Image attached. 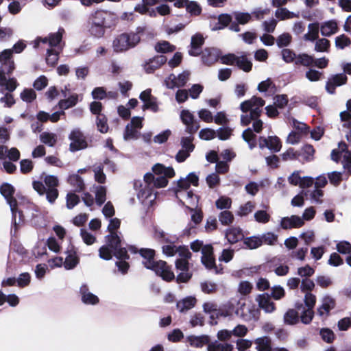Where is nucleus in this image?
Here are the masks:
<instances>
[{
	"mask_svg": "<svg viewBox=\"0 0 351 351\" xmlns=\"http://www.w3.org/2000/svg\"><path fill=\"white\" fill-rule=\"evenodd\" d=\"M258 145L261 149L267 148L271 152H278L282 147L280 140L276 136H261L258 140Z\"/></svg>",
	"mask_w": 351,
	"mask_h": 351,
	"instance_id": "4468645a",
	"label": "nucleus"
},
{
	"mask_svg": "<svg viewBox=\"0 0 351 351\" xmlns=\"http://www.w3.org/2000/svg\"><path fill=\"white\" fill-rule=\"evenodd\" d=\"M139 132L138 130L132 126L130 124H128L125 128V132L123 134V138L125 141L128 140H136L138 138Z\"/></svg>",
	"mask_w": 351,
	"mask_h": 351,
	"instance_id": "6e6d98bb",
	"label": "nucleus"
},
{
	"mask_svg": "<svg viewBox=\"0 0 351 351\" xmlns=\"http://www.w3.org/2000/svg\"><path fill=\"white\" fill-rule=\"evenodd\" d=\"M219 220L223 226H228L232 223L234 216L232 213L228 210H224L219 213Z\"/></svg>",
	"mask_w": 351,
	"mask_h": 351,
	"instance_id": "052dcab7",
	"label": "nucleus"
},
{
	"mask_svg": "<svg viewBox=\"0 0 351 351\" xmlns=\"http://www.w3.org/2000/svg\"><path fill=\"white\" fill-rule=\"evenodd\" d=\"M292 40V37L289 33H283L280 34L276 39V45L279 48L286 47L289 45Z\"/></svg>",
	"mask_w": 351,
	"mask_h": 351,
	"instance_id": "13d9d810",
	"label": "nucleus"
},
{
	"mask_svg": "<svg viewBox=\"0 0 351 351\" xmlns=\"http://www.w3.org/2000/svg\"><path fill=\"white\" fill-rule=\"evenodd\" d=\"M303 225L304 221L298 215L282 217L280 221V226L284 230L297 228Z\"/></svg>",
	"mask_w": 351,
	"mask_h": 351,
	"instance_id": "a211bd4d",
	"label": "nucleus"
},
{
	"mask_svg": "<svg viewBox=\"0 0 351 351\" xmlns=\"http://www.w3.org/2000/svg\"><path fill=\"white\" fill-rule=\"evenodd\" d=\"M145 30V26H138L136 28L135 32L123 33L126 42L128 51L136 47L141 42V34H143Z\"/></svg>",
	"mask_w": 351,
	"mask_h": 351,
	"instance_id": "2eb2a0df",
	"label": "nucleus"
},
{
	"mask_svg": "<svg viewBox=\"0 0 351 351\" xmlns=\"http://www.w3.org/2000/svg\"><path fill=\"white\" fill-rule=\"evenodd\" d=\"M321 34L324 36H330L337 31V24L335 21H329L321 26Z\"/></svg>",
	"mask_w": 351,
	"mask_h": 351,
	"instance_id": "f704fd0d",
	"label": "nucleus"
},
{
	"mask_svg": "<svg viewBox=\"0 0 351 351\" xmlns=\"http://www.w3.org/2000/svg\"><path fill=\"white\" fill-rule=\"evenodd\" d=\"M198 176L193 172L190 173L186 178H181L178 181V189L175 191H186L191 185L197 186L198 185Z\"/></svg>",
	"mask_w": 351,
	"mask_h": 351,
	"instance_id": "aec40b11",
	"label": "nucleus"
},
{
	"mask_svg": "<svg viewBox=\"0 0 351 351\" xmlns=\"http://www.w3.org/2000/svg\"><path fill=\"white\" fill-rule=\"evenodd\" d=\"M67 181L74 188L75 192H80L85 188L83 179L77 173L70 175Z\"/></svg>",
	"mask_w": 351,
	"mask_h": 351,
	"instance_id": "c756f323",
	"label": "nucleus"
},
{
	"mask_svg": "<svg viewBox=\"0 0 351 351\" xmlns=\"http://www.w3.org/2000/svg\"><path fill=\"white\" fill-rule=\"evenodd\" d=\"M139 254L145 259L143 264L148 269L154 271L157 276L165 281H171L175 275L171 267L164 261H154L155 251L149 248H141Z\"/></svg>",
	"mask_w": 351,
	"mask_h": 351,
	"instance_id": "7ed1b4c3",
	"label": "nucleus"
},
{
	"mask_svg": "<svg viewBox=\"0 0 351 351\" xmlns=\"http://www.w3.org/2000/svg\"><path fill=\"white\" fill-rule=\"evenodd\" d=\"M21 99L27 103L32 102L36 98V93L32 88H25L20 95Z\"/></svg>",
	"mask_w": 351,
	"mask_h": 351,
	"instance_id": "4d7b16f0",
	"label": "nucleus"
},
{
	"mask_svg": "<svg viewBox=\"0 0 351 351\" xmlns=\"http://www.w3.org/2000/svg\"><path fill=\"white\" fill-rule=\"evenodd\" d=\"M43 182H33V188L39 195H43L45 194L47 201L50 204H53L59 195L57 189L59 185L58 178L53 175L43 174Z\"/></svg>",
	"mask_w": 351,
	"mask_h": 351,
	"instance_id": "39448f33",
	"label": "nucleus"
},
{
	"mask_svg": "<svg viewBox=\"0 0 351 351\" xmlns=\"http://www.w3.org/2000/svg\"><path fill=\"white\" fill-rule=\"evenodd\" d=\"M0 66V86L5 82L6 75H9L14 69V62H3L1 63Z\"/></svg>",
	"mask_w": 351,
	"mask_h": 351,
	"instance_id": "c9c22d12",
	"label": "nucleus"
},
{
	"mask_svg": "<svg viewBox=\"0 0 351 351\" xmlns=\"http://www.w3.org/2000/svg\"><path fill=\"white\" fill-rule=\"evenodd\" d=\"M94 172V177L96 182L100 184H104L106 182V176L104 173V167L101 164L95 165L93 167Z\"/></svg>",
	"mask_w": 351,
	"mask_h": 351,
	"instance_id": "de8ad7c7",
	"label": "nucleus"
},
{
	"mask_svg": "<svg viewBox=\"0 0 351 351\" xmlns=\"http://www.w3.org/2000/svg\"><path fill=\"white\" fill-rule=\"evenodd\" d=\"M96 125L97 127V130L101 133H106L108 130V125L107 123V119L106 117L103 115H99L97 117L96 119Z\"/></svg>",
	"mask_w": 351,
	"mask_h": 351,
	"instance_id": "0e129e2a",
	"label": "nucleus"
},
{
	"mask_svg": "<svg viewBox=\"0 0 351 351\" xmlns=\"http://www.w3.org/2000/svg\"><path fill=\"white\" fill-rule=\"evenodd\" d=\"M257 351H272L271 340L269 337L264 336L255 339Z\"/></svg>",
	"mask_w": 351,
	"mask_h": 351,
	"instance_id": "2f4dec72",
	"label": "nucleus"
},
{
	"mask_svg": "<svg viewBox=\"0 0 351 351\" xmlns=\"http://www.w3.org/2000/svg\"><path fill=\"white\" fill-rule=\"evenodd\" d=\"M173 5L178 8H185L186 12L192 16H199L202 12L199 3L195 1L178 0Z\"/></svg>",
	"mask_w": 351,
	"mask_h": 351,
	"instance_id": "ddd939ff",
	"label": "nucleus"
},
{
	"mask_svg": "<svg viewBox=\"0 0 351 351\" xmlns=\"http://www.w3.org/2000/svg\"><path fill=\"white\" fill-rule=\"evenodd\" d=\"M204 38L201 34H197L191 37V47L189 54L191 56H197L200 54L201 47L204 44Z\"/></svg>",
	"mask_w": 351,
	"mask_h": 351,
	"instance_id": "5701e85b",
	"label": "nucleus"
},
{
	"mask_svg": "<svg viewBox=\"0 0 351 351\" xmlns=\"http://www.w3.org/2000/svg\"><path fill=\"white\" fill-rule=\"evenodd\" d=\"M282 59L286 63L295 62L297 54L291 49H283L281 51Z\"/></svg>",
	"mask_w": 351,
	"mask_h": 351,
	"instance_id": "680f3d73",
	"label": "nucleus"
},
{
	"mask_svg": "<svg viewBox=\"0 0 351 351\" xmlns=\"http://www.w3.org/2000/svg\"><path fill=\"white\" fill-rule=\"evenodd\" d=\"M167 60V59L166 56L163 55L156 56L153 58L149 59L145 65V70L146 73H153L156 69L164 64Z\"/></svg>",
	"mask_w": 351,
	"mask_h": 351,
	"instance_id": "412c9836",
	"label": "nucleus"
},
{
	"mask_svg": "<svg viewBox=\"0 0 351 351\" xmlns=\"http://www.w3.org/2000/svg\"><path fill=\"white\" fill-rule=\"evenodd\" d=\"M40 141L49 147H53L57 142V136L53 133L44 132L40 134Z\"/></svg>",
	"mask_w": 351,
	"mask_h": 351,
	"instance_id": "37998d69",
	"label": "nucleus"
},
{
	"mask_svg": "<svg viewBox=\"0 0 351 351\" xmlns=\"http://www.w3.org/2000/svg\"><path fill=\"white\" fill-rule=\"evenodd\" d=\"M176 197L182 202V199L186 198L189 200V203L195 206L197 204L198 199L192 191H176Z\"/></svg>",
	"mask_w": 351,
	"mask_h": 351,
	"instance_id": "4c0bfd02",
	"label": "nucleus"
},
{
	"mask_svg": "<svg viewBox=\"0 0 351 351\" xmlns=\"http://www.w3.org/2000/svg\"><path fill=\"white\" fill-rule=\"evenodd\" d=\"M314 57L306 53H300L296 56L294 64L304 66H313Z\"/></svg>",
	"mask_w": 351,
	"mask_h": 351,
	"instance_id": "ea45409f",
	"label": "nucleus"
},
{
	"mask_svg": "<svg viewBox=\"0 0 351 351\" xmlns=\"http://www.w3.org/2000/svg\"><path fill=\"white\" fill-rule=\"evenodd\" d=\"M243 243L247 248L253 250L263 244V239L261 237L252 236L245 239Z\"/></svg>",
	"mask_w": 351,
	"mask_h": 351,
	"instance_id": "8fccbe9b",
	"label": "nucleus"
},
{
	"mask_svg": "<svg viewBox=\"0 0 351 351\" xmlns=\"http://www.w3.org/2000/svg\"><path fill=\"white\" fill-rule=\"evenodd\" d=\"M0 193L5 197L9 204L12 212V228L11 234L15 236L20 228L21 223L23 222V215L18 210L17 201L14 198V186L9 183H3L0 186Z\"/></svg>",
	"mask_w": 351,
	"mask_h": 351,
	"instance_id": "20e7f679",
	"label": "nucleus"
},
{
	"mask_svg": "<svg viewBox=\"0 0 351 351\" xmlns=\"http://www.w3.org/2000/svg\"><path fill=\"white\" fill-rule=\"evenodd\" d=\"M78 102V95L73 94L67 99H61L58 102V106L60 109L66 110L73 107Z\"/></svg>",
	"mask_w": 351,
	"mask_h": 351,
	"instance_id": "58836bf2",
	"label": "nucleus"
},
{
	"mask_svg": "<svg viewBox=\"0 0 351 351\" xmlns=\"http://www.w3.org/2000/svg\"><path fill=\"white\" fill-rule=\"evenodd\" d=\"M191 73L189 71H184L178 76L170 74L165 80V84L169 89H173L176 87H183L189 80Z\"/></svg>",
	"mask_w": 351,
	"mask_h": 351,
	"instance_id": "9b49d317",
	"label": "nucleus"
},
{
	"mask_svg": "<svg viewBox=\"0 0 351 351\" xmlns=\"http://www.w3.org/2000/svg\"><path fill=\"white\" fill-rule=\"evenodd\" d=\"M79 263V258L76 252L73 250L66 252V256L64 261V267L66 269H72Z\"/></svg>",
	"mask_w": 351,
	"mask_h": 351,
	"instance_id": "7c9ffc66",
	"label": "nucleus"
},
{
	"mask_svg": "<svg viewBox=\"0 0 351 351\" xmlns=\"http://www.w3.org/2000/svg\"><path fill=\"white\" fill-rule=\"evenodd\" d=\"M69 139L71 141L69 145V150L72 152L84 149L88 146L86 137L79 128H75L71 132Z\"/></svg>",
	"mask_w": 351,
	"mask_h": 351,
	"instance_id": "1a4fd4ad",
	"label": "nucleus"
},
{
	"mask_svg": "<svg viewBox=\"0 0 351 351\" xmlns=\"http://www.w3.org/2000/svg\"><path fill=\"white\" fill-rule=\"evenodd\" d=\"M330 46V41L326 38L317 39L315 50L317 52H328Z\"/></svg>",
	"mask_w": 351,
	"mask_h": 351,
	"instance_id": "5fc2aeb1",
	"label": "nucleus"
},
{
	"mask_svg": "<svg viewBox=\"0 0 351 351\" xmlns=\"http://www.w3.org/2000/svg\"><path fill=\"white\" fill-rule=\"evenodd\" d=\"M236 315L245 321H250L255 316L254 310H252L249 306L245 304L240 306L235 311Z\"/></svg>",
	"mask_w": 351,
	"mask_h": 351,
	"instance_id": "c85d7f7f",
	"label": "nucleus"
},
{
	"mask_svg": "<svg viewBox=\"0 0 351 351\" xmlns=\"http://www.w3.org/2000/svg\"><path fill=\"white\" fill-rule=\"evenodd\" d=\"M275 16L280 21L299 17L298 13L289 11L286 8H280L275 11Z\"/></svg>",
	"mask_w": 351,
	"mask_h": 351,
	"instance_id": "e433bc0d",
	"label": "nucleus"
},
{
	"mask_svg": "<svg viewBox=\"0 0 351 351\" xmlns=\"http://www.w3.org/2000/svg\"><path fill=\"white\" fill-rule=\"evenodd\" d=\"M176 47L168 41L158 42L155 45V50L158 53H166L175 51Z\"/></svg>",
	"mask_w": 351,
	"mask_h": 351,
	"instance_id": "09e8293b",
	"label": "nucleus"
},
{
	"mask_svg": "<svg viewBox=\"0 0 351 351\" xmlns=\"http://www.w3.org/2000/svg\"><path fill=\"white\" fill-rule=\"evenodd\" d=\"M121 221L117 218H113L110 220L108 226V230L110 234L106 236V244L102 245L99 250V256L101 259L110 260L112 256L117 258H128L130 256L128 250L123 247L121 239L118 235L117 230L119 228Z\"/></svg>",
	"mask_w": 351,
	"mask_h": 351,
	"instance_id": "f257e3e1",
	"label": "nucleus"
},
{
	"mask_svg": "<svg viewBox=\"0 0 351 351\" xmlns=\"http://www.w3.org/2000/svg\"><path fill=\"white\" fill-rule=\"evenodd\" d=\"M196 299L194 297H186L177 302L176 306L178 309L183 313L195 306Z\"/></svg>",
	"mask_w": 351,
	"mask_h": 351,
	"instance_id": "72a5a7b5",
	"label": "nucleus"
},
{
	"mask_svg": "<svg viewBox=\"0 0 351 351\" xmlns=\"http://www.w3.org/2000/svg\"><path fill=\"white\" fill-rule=\"evenodd\" d=\"M95 189V202L101 206L106 200V188L104 186H96Z\"/></svg>",
	"mask_w": 351,
	"mask_h": 351,
	"instance_id": "a18cd8bd",
	"label": "nucleus"
},
{
	"mask_svg": "<svg viewBox=\"0 0 351 351\" xmlns=\"http://www.w3.org/2000/svg\"><path fill=\"white\" fill-rule=\"evenodd\" d=\"M201 262L209 270L214 269L215 274H219L222 268L218 269L213 256V248L210 245H206L202 250Z\"/></svg>",
	"mask_w": 351,
	"mask_h": 351,
	"instance_id": "9d476101",
	"label": "nucleus"
},
{
	"mask_svg": "<svg viewBox=\"0 0 351 351\" xmlns=\"http://www.w3.org/2000/svg\"><path fill=\"white\" fill-rule=\"evenodd\" d=\"M190 344L195 348H202L208 344V351H232L233 346L230 343H221L218 341L209 343L210 339L207 335L191 337L189 339Z\"/></svg>",
	"mask_w": 351,
	"mask_h": 351,
	"instance_id": "423d86ee",
	"label": "nucleus"
},
{
	"mask_svg": "<svg viewBox=\"0 0 351 351\" xmlns=\"http://www.w3.org/2000/svg\"><path fill=\"white\" fill-rule=\"evenodd\" d=\"M221 51L219 49L211 47L206 48L202 54V60L206 65L210 66L218 61L221 57Z\"/></svg>",
	"mask_w": 351,
	"mask_h": 351,
	"instance_id": "f3484780",
	"label": "nucleus"
},
{
	"mask_svg": "<svg viewBox=\"0 0 351 351\" xmlns=\"http://www.w3.org/2000/svg\"><path fill=\"white\" fill-rule=\"evenodd\" d=\"M299 156V162L304 163L311 161L313 159L315 149L311 145H305L302 148L298 151Z\"/></svg>",
	"mask_w": 351,
	"mask_h": 351,
	"instance_id": "393cba45",
	"label": "nucleus"
},
{
	"mask_svg": "<svg viewBox=\"0 0 351 351\" xmlns=\"http://www.w3.org/2000/svg\"><path fill=\"white\" fill-rule=\"evenodd\" d=\"M335 306V301L330 296H325L322 301V305L317 309L319 316L328 315L330 311Z\"/></svg>",
	"mask_w": 351,
	"mask_h": 351,
	"instance_id": "b1692460",
	"label": "nucleus"
},
{
	"mask_svg": "<svg viewBox=\"0 0 351 351\" xmlns=\"http://www.w3.org/2000/svg\"><path fill=\"white\" fill-rule=\"evenodd\" d=\"M88 20L101 24V25L107 28H111L117 25L119 17L111 11L97 9L90 14Z\"/></svg>",
	"mask_w": 351,
	"mask_h": 351,
	"instance_id": "0eeeda50",
	"label": "nucleus"
},
{
	"mask_svg": "<svg viewBox=\"0 0 351 351\" xmlns=\"http://www.w3.org/2000/svg\"><path fill=\"white\" fill-rule=\"evenodd\" d=\"M153 172L157 175L155 177L153 188H162L167 185V178H172L175 171L172 167H166L163 165L156 164L152 167Z\"/></svg>",
	"mask_w": 351,
	"mask_h": 351,
	"instance_id": "6e6552de",
	"label": "nucleus"
},
{
	"mask_svg": "<svg viewBox=\"0 0 351 351\" xmlns=\"http://www.w3.org/2000/svg\"><path fill=\"white\" fill-rule=\"evenodd\" d=\"M258 306L266 313H273L275 309V304L271 300V296L268 293L258 295L256 298Z\"/></svg>",
	"mask_w": 351,
	"mask_h": 351,
	"instance_id": "6ab92c4d",
	"label": "nucleus"
},
{
	"mask_svg": "<svg viewBox=\"0 0 351 351\" xmlns=\"http://www.w3.org/2000/svg\"><path fill=\"white\" fill-rule=\"evenodd\" d=\"M278 21L272 18L263 22L262 27L267 34L273 33L275 31Z\"/></svg>",
	"mask_w": 351,
	"mask_h": 351,
	"instance_id": "338daca9",
	"label": "nucleus"
},
{
	"mask_svg": "<svg viewBox=\"0 0 351 351\" xmlns=\"http://www.w3.org/2000/svg\"><path fill=\"white\" fill-rule=\"evenodd\" d=\"M66 207L68 209H72L80 202V197L75 193L69 192L66 197Z\"/></svg>",
	"mask_w": 351,
	"mask_h": 351,
	"instance_id": "69168bd1",
	"label": "nucleus"
},
{
	"mask_svg": "<svg viewBox=\"0 0 351 351\" xmlns=\"http://www.w3.org/2000/svg\"><path fill=\"white\" fill-rule=\"evenodd\" d=\"M58 60V52L53 49H47L46 62L50 66L55 65Z\"/></svg>",
	"mask_w": 351,
	"mask_h": 351,
	"instance_id": "774afa93",
	"label": "nucleus"
},
{
	"mask_svg": "<svg viewBox=\"0 0 351 351\" xmlns=\"http://www.w3.org/2000/svg\"><path fill=\"white\" fill-rule=\"evenodd\" d=\"M302 193H304L305 195H309V199L311 203L322 204L324 202V191L321 189L314 188L312 190H308L306 191H302Z\"/></svg>",
	"mask_w": 351,
	"mask_h": 351,
	"instance_id": "cd10ccee",
	"label": "nucleus"
},
{
	"mask_svg": "<svg viewBox=\"0 0 351 351\" xmlns=\"http://www.w3.org/2000/svg\"><path fill=\"white\" fill-rule=\"evenodd\" d=\"M236 65L245 72H249L252 70V63L245 56H239Z\"/></svg>",
	"mask_w": 351,
	"mask_h": 351,
	"instance_id": "3c124183",
	"label": "nucleus"
},
{
	"mask_svg": "<svg viewBox=\"0 0 351 351\" xmlns=\"http://www.w3.org/2000/svg\"><path fill=\"white\" fill-rule=\"evenodd\" d=\"M136 195L139 201L143 203L145 200L152 198L153 195V187L144 185L143 187L137 192Z\"/></svg>",
	"mask_w": 351,
	"mask_h": 351,
	"instance_id": "49530a36",
	"label": "nucleus"
},
{
	"mask_svg": "<svg viewBox=\"0 0 351 351\" xmlns=\"http://www.w3.org/2000/svg\"><path fill=\"white\" fill-rule=\"evenodd\" d=\"M88 28L89 34L96 38H100L103 37L106 32V29L107 27L101 25V24L95 23V22H92L90 21H87Z\"/></svg>",
	"mask_w": 351,
	"mask_h": 351,
	"instance_id": "bb28decb",
	"label": "nucleus"
},
{
	"mask_svg": "<svg viewBox=\"0 0 351 351\" xmlns=\"http://www.w3.org/2000/svg\"><path fill=\"white\" fill-rule=\"evenodd\" d=\"M226 237L229 243H235L241 241L244 235L240 228L232 227L226 230Z\"/></svg>",
	"mask_w": 351,
	"mask_h": 351,
	"instance_id": "a878e982",
	"label": "nucleus"
},
{
	"mask_svg": "<svg viewBox=\"0 0 351 351\" xmlns=\"http://www.w3.org/2000/svg\"><path fill=\"white\" fill-rule=\"evenodd\" d=\"M193 134H189L188 136H183L180 140V145L182 149H185L189 152H192L195 149V145L192 143L194 137Z\"/></svg>",
	"mask_w": 351,
	"mask_h": 351,
	"instance_id": "603ef678",
	"label": "nucleus"
},
{
	"mask_svg": "<svg viewBox=\"0 0 351 351\" xmlns=\"http://www.w3.org/2000/svg\"><path fill=\"white\" fill-rule=\"evenodd\" d=\"M126 40H125V36L123 33L118 35L112 42V48L116 53H122L128 51L126 45Z\"/></svg>",
	"mask_w": 351,
	"mask_h": 351,
	"instance_id": "473e14b6",
	"label": "nucleus"
},
{
	"mask_svg": "<svg viewBox=\"0 0 351 351\" xmlns=\"http://www.w3.org/2000/svg\"><path fill=\"white\" fill-rule=\"evenodd\" d=\"M232 200L230 197L221 196L215 202V206L218 209H229L231 208Z\"/></svg>",
	"mask_w": 351,
	"mask_h": 351,
	"instance_id": "bf43d9fd",
	"label": "nucleus"
},
{
	"mask_svg": "<svg viewBox=\"0 0 351 351\" xmlns=\"http://www.w3.org/2000/svg\"><path fill=\"white\" fill-rule=\"evenodd\" d=\"M180 119L186 125L185 132L189 134H194L199 128V123L195 120L194 115L189 110H182L180 112Z\"/></svg>",
	"mask_w": 351,
	"mask_h": 351,
	"instance_id": "f8f14e48",
	"label": "nucleus"
},
{
	"mask_svg": "<svg viewBox=\"0 0 351 351\" xmlns=\"http://www.w3.org/2000/svg\"><path fill=\"white\" fill-rule=\"evenodd\" d=\"M348 77L345 73H338L330 75L326 84V90L330 94L335 93L337 86H340L347 82Z\"/></svg>",
	"mask_w": 351,
	"mask_h": 351,
	"instance_id": "dca6fc26",
	"label": "nucleus"
},
{
	"mask_svg": "<svg viewBox=\"0 0 351 351\" xmlns=\"http://www.w3.org/2000/svg\"><path fill=\"white\" fill-rule=\"evenodd\" d=\"M299 322V313L294 309H289L284 315V322L288 325H294Z\"/></svg>",
	"mask_w": 351,
	"mask_h": 351,
	"instance_id": "c03bdc74",
	"label": "nucleus"
},
{
	"mask_svg": "<svg viewBox=\"0 0 351 351\" xmlns=\"http://www.w3.org/2000/svg\"><path fill=\"white\" fill-rule=\"evenodd\" d=\"M217 136V132L215 130L210 128L202 129L199 132V137L205 141H209Z\"/></svg>",
	"mask_w": 351,
	"mask_h": 351,
	"instance_id": "e2e57ef3",
	"label": "nucleus"
},
{
	"mask_svg": "<svg viewBox=\"0 0 351 351\" xmlns=\"http://www.w3.org/2000/svg\"><path fill=\"white\" fill-rule=\"evenodd\" d=\"M308 32L304 34V39L313 42L318 38L319 26L317 23H310L308 26Z\"/></svg>",
	"mask_w": 351,
	"mask_h": 351,
	"instance_id": "a19ab883",
	"label": "nucleus"
},
{
	"mask_svg": "<svg viewBox=\"0 0 351 351\" xmlns=\"http://www.w3.org/2000/svg\"><path fill=\"white\" fill-rule=\"evenodd\" d=\"M64 32L63 28H60L58 32L49 34V45L51 47H56L61 42Z\"/></svg>",
	"mask_w": 351,
	"mask_h": 351,
	"instance_id": "864d4df0",
	"label": "nucleus"
},
{
	"mask_svg": "<svg viewBox=\"0 0 351 351\" xmlns=\"http://www.w3.org/2000/svg\"><path fill=\"white\" fill-rule=\"evenodd\" d=\"M80 293L82 295V301L86 304L95 305L99 301L97 295L89 291L88 287L86 284L81 286Z\"/></svg>",
	"mask_w": 351,
	"mask_h": 351,
	"instance_id": "4be33fe9",
	"label": "nucleus"
},
{
	"mask_svg": "<svg viewBox=\"0 0 351 351\" xmlns=\"http://www.w3.org/2000/svg\"><path fill=\"white\" fill-rule=\"evenodd\" d=\"M265 101L258 97L253 96L250 99L245 100L240 105L241 110L246 113L241 117V123L243 126L249 125L253 121V130L256 133H259L263 128V121L259 119L265 105Z\"/></svg>",
	"mask_w": 351,
	"mask_h": 351,
	"instance_id": "f03ea898",
	"label": "nucleus"
},
{
	"mask_svg": "<svg viewBox=\"0 0 351 351\" xmlns=\"http://www.w3.org/2000/svg\"><path fill=\"white\" fill-rule=\"evenodd\" d=\"M243 139L248 144L250 149H253L256 145V135L250 128L243 132Z\"/></svg>",
	"mask_w": 351,
	"mask_h": 351,
	"instance_id": "79ce46f5",
	"label": "nucleus"
}]
</instances>
